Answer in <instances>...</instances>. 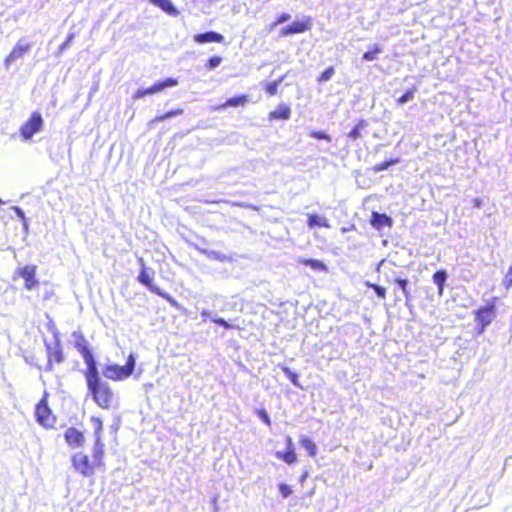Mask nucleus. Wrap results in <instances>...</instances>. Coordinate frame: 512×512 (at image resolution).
<instances>
[{
  "instance_id": "1",
  "label": "nucleus",
  "mask_w": 512,
  "mask_h": 512,
  "mask_svg": "<svg viewBox=\"0 0 512 512\" xmlns=\"http://www.w3.org/2000/svg\"><path fill=\"white\" fill-rule=\"evenodd\" d=\"M135 363L136 360L133 354H130L124 366L109 364L103 369L102 373L108 379L121 381L127 379L133 373Z\"/></svg>"
},
{
  "instance_id": "2",
  "label": "nucleus",
  "mask_w": 512,
  "mask_h": 512,
  "mask_svg": "<svg viewBox=\"0 0 512 512\" xmlns=\"http://www.w3.org/2000/svg\"><path fill=\"white\" fill-rule=\"evenodd\" d=\"M88 389L98 406L104 409H109L112 406L114 394L108 383L101 381L88 386Z\"/></svg>"
},
{
  "instance_id": "3",
  "label": "nucleus",
  "mask_w": 512,
  "mask_h": 512,
  "mask_svg": "<svg viewBox=\"0 0 512 512\" xmlns=\"http://www.w3.org/2000/svg\"><path fill=\"white\" fill-rule=\"evenodd\" d=\"M139 263L142 267V270L138 276V280L141 284L147 286L150 291L156 293L157 295L166 299L171 305L177 306V303L174 298H172L168 293L163 292L158 287L152 284V280L154 277V271L151 269H147L144 265V261L142 258H139Z\"/></svg>"
},
{
  "instance_id": "4",
  "label": "nucleus",
  "mask_w": 512,
  "mask_h": 512,
  "mask_svg": "<svg viewBox=\"0 0 512 512\" xmlns=\"http://www.w3.org/2000/svg\"><path fill=\"white\" fill-rule=\"evenodd\" d=\"M495 316V299L475 312L478 334H482L485 331L486 327L491 324Z\"/></svg>"
},
{
  "instance_id": "5",
  "label": "nucleus",
  "mask_w": 512,
  "mask_h": 512,
  "mask_svg": "<svg viewBox=\"0 0 512 512\" xmlns=\"http://www.w3.org/2000/svg\"><path fill=\"white\" fill-rule=\"evenodd\" d=\"M91 422L94 428L95 444L93 447V464L101 465L104 455V443L101 440L103 423L99 418L92 417Z\"/></svg>"
},
{
  "instance_id": "6",
  "label": "nucleus",
  "mask_w": 512,
  "mask_h": 512,
  "mask_svg": "<svg viewBox=\"0 0 512 512\" xmlns=\"http://www.w3.org/2000/svg\"><path fill=\"white\" fill-rule=\"evenodd\" d=\"M43 127V118L39 112H33L30 118L21 126L20 135L23 140H30Z\"/></svg>"
},
{
  "instance_id": "7",
  "label": "nucleus",
  "mask_w": 512,
  "mask_h": 512,
  "mask_svg": "<svg viewBox=\"0 0 512 512\" xmlns=\"http://www.w3.org/2000/svg\"><path fill=\"white\" fill-rule=\"evenodd\" d=\"M72 464L74 469L85 477L91 476L94 467L97 466V464H93V461L90 462L88 456L82 452L73 455Z\"/></svg>"
},
{
  "instance_id": "8",
  "label": "nucleus",
  "mask_w": 512,
  "mask_h": 512,
  "mask_svg": "<svg viewBox=\"0 0 512 512\" xmlns=\"http://www.w3.org/2000/svg\"><path fill=\"white\" fill-rule=\"evenodd\" d=\"M31 44L24 39L19 40L10 54L6 57L4 65L6 69H9L10 65L18 59L24 57L31 49Z\"/></svg>"
},
{
  "instance_id": "9",
  "label": "nucleus",
  "mask_w": 512,
  "mask_h": 512,
  "mask_svg": "<svg viewBox=\"0 0 512 512\" xmlns=\"http://www.w3.org/2000/svg\"><path fill=\"white\" fill-rule=\"evenodd\" d=\"M312 28V20L310 17H304L302 20L292 22L290 25L281 29V36H288L291 34H299L306 32Z\"/></svg>"
},
{
  "instance_id": "10",
  "label": "nucleus",
  "mask_w": 512,
  "mask_h": 512,
  "mask_svg": "<svg viewBox=\"0 0 512 512\" xmlns=\"http://www.w3.org/2000/svg\"><path fill=\"white\" fill-rule=\"evenodd\" d=\"M37 422L44 427H52L55 420L51 414V410L44 401L37 404L35 409Z\"/></svg>"
},
{
  "instance_id": "11",
  "label": "nucleus",
  "mask_w": 512,
  "mask_h": 512,
  "mask_svg": "<svg viewBox=\"0 0 512 512\" xmlns=\"http://www.w3.org/2000/svg\"><path fill=\"white\" fill-rule=\"evenodd\" d=\"M25 280V288L31 290L38 281L35 279L36 267L33 265H26L23 268H19L16 273Z\"/></svg>"
},
{
  "instance_id": "12",
  "label": "nucleus",
  "mask_w": 512,
  "mask_h": 512,
  "mask_svg": "<svg viewBox=\"0 0 512 512\" xmlns=\"http://www.w3.org/2000/svg\"><path fill=\"white\" fill-rule=\"evenodd\" d=\"M84 361L88 366V372L86 374L87 386H92L98 382H101L102 380L99 377V373L93 356L91 355V358L88 359L84 358Z\"/></svg>"
},
{
  "instance_id": "13",
  "label": "nucleus",
  "mask_w": 512,
  "mask_h": 512,
  "mask_svg": "<svg viewBox=\"0 0 512 512\" xmlns=\"http://www.w3.org/2000/svg\"><path fill=\"white\" fill-rule=\"evenodd\" d=\"M177 80L174 79V78H167L166 80L162 81V82H157L155 83L153 86L149 87V88H146V89H142L145 96L146 95H152V94H155V93H158V92H161L163 91L165 88H168V87H174L177 85Z\"/></svg>"
},
{
  "instance_id": "14",
  "label": "nucleus",
  "mask_w": 512,
  "mask_h": 512,
  "mask_svg": "<svg viewBox=\"0 0 512 512\" xmlns=\"http://www.w3.org/2000/svg\"><path fill=\"white\" fill-rule=\"evenodd\" d=\"M177 80L174 79V78H167L166 80L162 81V82H157L155 83L153 86L149 87V88H146V89H142L145 96L146 95H152V94H155V93H158V92H161L163 91L165 88H168V87H174L177 85Z\"/></svg>"
},
{
  "instance_id": "15",
  "label": "nucleus",
  "mask_w": 512,
  "mask_h": 512,
  "mask_svg": "<svg viewBox=\"0 0 512 512\" xmlns=\"http://www.w3.org/2000/svg\"><path fill=\"white\" fill-rule=\"evenodd\" d=\"M177 80L174 79V78H167L166 80L162 81V82H157L155 83L153 86L149 87V88H146V89H142L145 96L146 95H152V94H155V93H158V92H161L163 91L165 88H168V87H174L177 85Z\"/></svg>"
},
{
  "instance_id": "16",
  "label": "nucleus",
  "mask_w": 512,
  "mask_h": 512,
  "mask_svg": "<svg viewBox=\"0 0 512 512\" xmlns=\"http://www.w3.org/2000/svg\"><path fill=\"white\" fill-rule=\"evenodd\" d=\"M66 442L74 447H80L84 443L83 434L75 428H68L65 432Z\"/></svg>"
},
{
  "instance_id": "17",
  "label": "nucleus",
  "mask_w": 512,
  "mask_h": 512,
  "mask_svg": "<svg viewBox=\"0 0 512 512\" xmlns=\"http://www.w3.org/2000/svg\"><path fill=\"white\" fill-rule=\"evenodd\" d=\"M224 40V37L214 31H209L201 34H196L194 36V41L199 44L209 43V42H216L221 43Z\"/></svg>"
},
{
  "instance_id": "18",
  "label": "nucleus",
  "mask_w": 512,
  "mask_h": 512,
  "mask_svg": "<svg viewBox=\"0 0 512 512\" xmlns=\"http://www.w3.org/2000/svg\"><path fill=\"white\" fill-rule=\"evenodd\" d=\"M72 337L75 339V346L82 354L83 358H91V352L87 346L84 336L80 332H73Z\"/></svg>"
},
{
  "instance_id": "19",
  "label": "nucleus",
  "mask_w": 512,
  "mask_h": 512,
  "mask_svg": "<svg viewBox=\"0 0 512 512\" xmlns=\"http://www.w3.org/2000/svg\"><path fill=\"white\" fill-rule=\"evenodd\" d=\"M48 348V362L46 365V370L51 371L53 368V362L60 363L63 361V354L58 345L54 349H52L50 346Z\"/></svg>"
},
{
  "instance_id": "20",
  "label": "nucleus",
  "mask_w": 512,
  "mask_h": 512,
  "mask_svg": "<svg viewBox=\"0 0 512 512\" xmlns=\"http://www.w3.org/2000/svg\"><path fill=\"white\" fill-rule=\"evenodd\" d=\"M149 2L162 9L170 16L175 17L179 14V11L170 0H149Z\"/></svg>"
},
{
  "instance_id": "21",
  "label": "nucleus",
  "mask_w": 512,
  "mask_h": 512,
  "mask_svg": "<svg viewBox=\"0 0 512 512\" xmlns=\"http://www.w3.org/2000/svg\"><path fill=\"white\" fill-rule=\"evenodd\" d=\"M307 225L310 229L316 226L330 228L328 219L317 214H308Z\"/></svg>"
},
{
  "instance_id": "22",
  "label": "nucleus",
  "mask_w": 512,
  "mask_h": 512,
  "mask_svg": "<svg viewBox=\"0 0 512 512\" xmlns=\"http://www.w3.org/2000/svg\"><path fill=\"white\" fill-rule=\"evenodd\" d=\"M291 115V109L286 104H280L276 110L270 112L269 118L270 119H282V120H288Z\"/></svg>"
},
{
  "instance_id": "23",
  "label": "nucleus",
  "mask_w": 512,
  "mask_h": 512,
  "mask_svg": "<svg viewBox=\"0 0 512 512\" xmlns=\"http://www.w3.org/2000/svg\"><path fill=\"white\" fill-rule=\"evenodd\" d=\"M247 101H248L247 96H245V95L233 97V98H229L224 104L216 107L215 109L219 110V109L226 108L229 106H231V107L244 106L247 103Z\"/></svg>"
},
{
  "instance_id": "24",
  "label": "nucleus",
  "mask_w": 512,
  "mask_h": 512,
  "mask_svg": "<svg viewBox=\"0 0 512 512\" xmlns=\"http://www.w3.org/2000/svg\"><path fill=\"white\" fill-rule=\"evenodd\" d=\"M298 262L310 267L311 269H313L315 271H326L327 270L326 265L319 260L299 258Z\"/></svg>"
},
{
  "instance_id": "25",
  "label": "nucleus",
  "mask_w": 512,
  "mask_h": 512,
  "mask_svg": "<svg viewBox=\"0 0 512 512\" xmlns=\"http://www.w3.org/2000/svg\"><path fill=\"white\" fill-rule=\"evenodd\" d=\"M276 457L280 460H283L285 463L291 465L297 461V455L295 450H287L286 452L277 451Z\"/></svg>"
},
{
  "instance_id": "26",
  "label": "nucleus",
  "mask_w": 512,
  "mask_h": 512,
  "mask_svg": "<svg viewBox=\"0 0 512 512\" xmlns=\"http://www.w3.org/2000/svg\"><path fill=\"white\" fill-rule=\"evenodd\" d=\"M447 279V273L445 270H439L433 275V282L438 287L439 295H442L445 281Z\"/></svg>"
},
{
  "instance_id": "27",
  "label": "nucleus",
  "mask_w": 512,
  "mask_h": 512,
  "mask_svg": "<svg viewBox=\"0 0 512 512\" xmlns=\"http://www.w3.org/2000/svg\"><path fill=\"white\" fill-rule=\"evenodd\" d=\"M300 445L308 451L311 457H314L317 453V447L315 443L307 436L300 437Z\"/></svg>"
},
{
  "instance_id": "28",
  "label": "nucleus",
  "mask_w": 512,
  "mask_h": 512,
  "mask_svg": "<svg viewBox=\"0 0 512 512\" xmlns=\"http://www.w3.org/2000/svg\"><path fill=\"white\" fill-rule=\"evenodd\" d=\"M383 52V47L380 45H374L372 50H369L363 54L365 61H374L378 59V55Z\"/></svg>"
},
{
  "instance_id": "29",
  "label": "nucleus",
  "mask_w": 512,
  "mask_h": 512,
  "mask_svg": "<svg viewBox=\"0 0 512 512\" xmlns=\"http://www.w3.org/2000/svg\"><path fill=\"white\" fill-rule=\"evenodd\" d=\"M182 113V110L178 109V110H172V111H169L163 115H160V116H157L155 117L152 121H151V124L152 123H155V122H161V121H164L166 119H169V118H172V117H175L177 115H180Z\"/></svg>"
},
{
  "instance_id": "30",
  "label": "nucleus",
  "mask_w": 512,
  "mask_h": 512,
  "mask_svg": "<svg viewBox=\"0 0 512 512\" xmlns=\"http://www.w3.org/2000/svg\"><path fill=\"white\" fill-rule=\"evenodd\" d=\"M415 92H416L415 87L406 91L400 98H398V100H397L398 104L403 105V104L413 100Z\"/></svg>"
},
{
  "instance_id": "31",
  "label": "nucleus",
  "mask_w": 512,
  "mask_h": 512,
  "mask_svg": "<svg viewBox=\"0 0 512 512\" xmlns=\"http://www.w3.org/2000/svg\"><path fill=\"white\" fill-rule=\"evenodd\" d=\"M282 81H283V77H281L280 79L275 80L271 83L266 84V87H265L266 92L271 96L275 95L277 93L278 86L281 84Z\"/></svg>"
},
{
  "instance_id": "32",
  "label": "nucleus",
  "mask_w": 512,
  "mask_h": 512,
  "mask_svg": "<svg viewBox=\"0 0 512 512\" xmlns=\"http://www.w3.org/2000/svg\"><path fill=\"white\" fill-rule=\"evenodd\" d=\"M389 221H390V219L386 215L373 213V216H372V224L373 225L381 226V225L388 223Z\"/></svg>"
},
{
  "instance_id": "33",
  "label": "nucleus",
  "mask_w": 512,
  "mask_h": 512,
  "mask_svg": "<svg viewBox=\"0 0 512 512\" xmlns=\"http://www.w3.org/2000/svg\"><path fill=\"white\" fill-rule=\"evenodd\" d=\"M395 282L398 284L399 288L402 290L406 300L410 299V293L407 289L408 281L405 279L397 278Z\"/></svg>"
},
{
  "instance_id": "34",
  "label": "nucleus",
  "mask_w": 512,
  "mask_h": 512,
  "mask_svg": "<svg viewBox=\"0 0 512 512\" xmlns=\"http://www.w3.org/2000/svg\"><path fill=\"white\" fill-rule=\"evenodd\" d=\"M397 162H398V159L382 162L380 164L375 165L374 170L376 172L384 171V170L388 169L391 165L396 164Z\"/></svg>"
},
{
  "instance_id": "35",
  "label": "nucleus",
  "mask_w": 512,
  "mask_h": 512,
  "mask_svg": "<svg viewBox=\"0 0 512 512\" xmlns=\"http://www.w3.org/2000/svg\"><path fill=\"white\" fill-rule=\"evenodd\" d=\"M334 73H335L334 68L333 67H329L325 71L322 72V74L320 75L318 81L319 82L329 81L333 77Z\"/></svg>"
},
{
  "instance_id": "36",
  "label": "nucleus",
  "mask_w": 512,
  "mask_h": 512,
  "mask_svg": "<svg viewBox=\"0 0 512 512\" xmlns=\"http://www.w3.org/2000/svg\"><path fill=\"white\" fill-rule=\"evenodd\" d=\"M221 62H222L221 57H219V56L211 57L208 60L207 67L210 70H214L215 68H217L221 64Z\"/></svg>"
},
{
  "instance_id": "37",
  "label": "nucleus",
  "mask_w": 512,
  "mask_h": 512,
  "mask_svg": "<svg viewBox=\"0 0 512 512\" xmlns=\"http://www.w3.org/2000/svg\"><path fill=\"white\" fill-rule=\"evenodd\" d=\"M279 492L283 498H287L292 494V489L289 485L281 483L279 484Z\"/></svg>"
},
{
  "instance_id": "38",
  "label": "nucleus",
  "mask_w": 512,
  "mask_h": 512,
  "mask_svg": "<svg viewBox=\"0 0 512 512\" xmlns=\"http://www.w3.org/2000/svg\"><path fill=\"white\" fill-rule=\"evenodd\" d=\"M310 136L315 139H323L328 142L331 141V137L328 134H326L325 132H321V131H313L310 133Z\"/></svg>"
},
{
  "instance_id": "39",
  "label": "nucleus",
  "mask_w": 512,
  "mask_h": 512,
  "mask_svg": "<svg viewBox=\"0 0 512 512\" xmlns=\"http://www.w3.org/2000/svg\"><path fill=\"white\" fill-rule=\"evenodd\" d=\"M368 286L372 287L377 294L378 297L384 299L386 297V289L376 284H368Z\"/></svg>"
},
{
  "instance_id": "40",
  "label": "nucleus",
  "mask_w": 512,
  "mask_h": 512,
  "mask_svg": "<svg viewBox=\"0 0 512 512\" xmlns=\"http://www.w3.org/2000/svg\"><path fill=\"white\" fill-rule=\"evenodd\" d=\"M257 414L267 426L271 425L270 417L264 409L258 410Z\"/></svg>"
},
{
  "instance_id": "41",
  "label": "nucleus",
  "mask_w": 512,
  "mask_h": 512,
  "mask_svg": "<svg viewBox=\"0 0 512 512\" xmlns=\"http://www.w3.org/2000/svg\"><path fill=\"white\" fill-rule=\"evenodd\" d=\"M360 127H361V123L356 125L348 134V137L353 139V140H356L360 137Z\"/></svg>"
},
{
  "instance_id": "42",
  "label": "nucleus",
  "mask_w": 512,
  "mask_h": 512,
  "mask_svg": "<svg viewBox=\"0 0 512 512\" xmlns=\"http://www.w3.org/2000/svg\"><path fill=\"white\" fill-rule=\"evenodd\" d=\"M14 211L16 212L17 216L23 220V226H24V229L27 230L28 229V224L26 222V219H25V215H24V212L22 211L21 208L15 206L13 207Z\"/></svg>"
},
{
  "instance_id": "43",
  "label": "nucleus",
  "mask_w": 512,
  "mask_h": 512,
  "mask_svg": "<svg viewBox=\"0 0 512 512\" xmlns=\"http://www.w3.org/2000/svg\"><path fill=\"white\" fill-rule=\"evenodd\" d=\"M212 321L220 326L225 327L226 329L230 328V324L223 318H212Z\"/></svg>"
},
{
  "instance_id": "44",
  "label": "nucleus",
  "mask_w": 512,
  "mask_h": 512,
  "mask_svg": "<svg viewBox=\"0 0 512 512\" xmlns=\"http://www.w3.org/2000/svg\"><path fill=\"white\" fill-rule=\"evenodd\" d=\"M504 283L506 284L507 288H509L512 285V268H510V267L505 276Z\"/></svg>"
},
{
  "instance_id": "45",
  "label": "nucleus",
  "mask_w": 512,
  "mask_h": 512,
  "mask_svg": "<svg viewBox=\"0 0 512 512\" xmlns=\"http://www.w3.org/2000/svg\"><path fill=\"white\" fill-rule=\"evenodd\" d=\"M73 34L69 35L67 40L59 47V53H62L71 43Z\"/></svg>"
},
{
  "instance_id": "46",
  "label": "nucleus",
  "mask_w": 512,
  "mask_h": 512,
  "mask_svg": "<svg viewBox=\"0 0 512 512\" xmlns=\"http://www.w3.org/2000/svg\"><path fill=\"white\" fill-rule=\"evenodd\" d=\"M209 257L213 258V259H216V260H219V261H224L226 259V256L219 253V252H211L209 253Z\"/></svg>"
},
{
  "instance_id": "47",
  "label": "nucleus",
  "mask_w": 512,
  "mask_h": 512,
  "mask_svg": "<svg viewBox=\"0 0 512 512\" xmlns=\"http://www.w3.org/2000/svg\"><path fill=\"white\" fill-rule=\"evenodd\" d=\"M291 16L290 14L288 13H283L282 15L279 16V18L277 19V23L281 24V23H284V22H287L288 20H290Z\"/></svg>"
},
{
  "instance_id": "48",
  "label": "nucleus",
  "mask_w": 512,
  "mask_h": 512,
  "mask_svg": "<svg viewBox=\"0 0 512 512\" xmlns=\"http://www.w3.org/2000/svg\"><path fill=\"white\" fill-rule=\"evenodd\" d=\"M286 445H287V450H290V449L295 450L292 438L290 436L286 437Z\"/></svg>"
},
{
  "instance_id": "49",
  "label": "nucleus",
  "mask_w": 512,
  "mask_h": 512,
  "mask_svg": "<svg viewBox=\"0 0 512 512\" xmlns=\"http://www.w3.org/2000/svg\"><path fill=\"white\" fill-rule=\"evenodd\" d=\"M145 96L144 92L142 89H139L133 96V99H140V98H143Z\"/></svg>"
},
{
  "instance_id": "50",
  "label": "nucleus",
  "mask_w": 512,
  "mask_h": 512,
  "mask_svg": "<svg viewBox=\"0 0 512 512\" xmlns=\"http://www.w3.org/2000/svg\"><path fill=\"white\" fill-rule=\"evenodd\" d=\"M201 315L204 318H211L212 319V314H211V312L209 310L203 309L202 312H201Z\"/></svg>"
},
{
  "instance_id": "51",
  "label": "nucleus",
  "mask_w": 512,
  "mask_h": 512,
  "mask_svg": "<svg viewBox=\"0 0 512 512\" xmlns=\"http://www.w3.org/2000/svg\"><path fill=\"white\" fill-rule=\"evenodd\" d=\"M277 25H279V23H277V21H276V22H274V23H272V24L270 25V30L274 29Z\"/></svg>"
},
{
  "instance_id": "52",
  "label": "nucleus",
  "mask_w": 512,
  "mask_h": 512,
  "mask_svg": "<svg viewBox=\"0 0 512 512\" xmlns=\"http://www.w3.org/2000/svg\"><path fill=\"white\" fill-rule=\"evenodd\" d=\"M296 377H297V376H296L295 374H292V376H291V381H292L294 384H296Z\"/></svg>"
},
{
  "instance_id": "53",
  "label": "nucleus",
  "mask_w": 512,
  "mask_h": 512,
  "mask_svg": "<svg viewBox=\"0 0 512 512\" xmlns=\"http://www.w3.org/2000/svg\"><path fill=\"white\" fill-rule=\"evenodd\" d=\"M2 203V200L0 199V204Z\"/></svg>"
},
{
  "instance_id": "54",
  "label": "nucleus",
  "mask_w": 512,
  "mask_h": 512,
  "mask_svg": "<svg viewBox=\"0 0 512 512\" xmlns=\"http://www.w3.org/2000/svg\"><path fill=\"white\" fill-rule=\"evenodd\" d=\"M510 268H512V264L510 265Z\"/></svg>"
}]
</instances>
